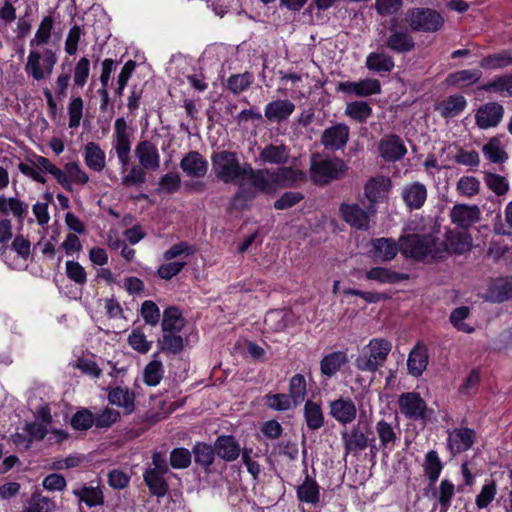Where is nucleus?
<instances>
[{
	"label": "nucleus",
	"mask_w": 512,
	"mask_h": 512,
	"mask_svg": "<svg viewBox=\"0 0 512 512\" xmlns=\"http://www.w3.org/2000/svg\"><path fill=\"white\" fill-rule=\"evenodd\" d=\"M441 241L431 235L416 234L400 238V251L406 257L418 261L438 260L445 257V249H440Z\"/></svg>",
	"instance_id": "f257e3e1"
},
{
	"label": "nucleus",
	"mask_w": 512,
	"mask_h": 512,
	"mask_svg": "<svg viewBox=\"0 0 512 512\" xmlns=\"http://www.w3.org/2000/svg\"><path fill=\"white\" fill-rule=\"evenodd\" d=\"M40 164L68 192H73L76 188L83 187L90 181L88 173L78 161L67 162L63 169L58 168L51 161L41 160Z\"/></svg>",
	"instance_id": "f03ea898"
},
{
	"label": "nucleus",
	"mask_w": 512,
	"mask_h": 512,
	"mask_svg": "<svg viewBox=\"0 0 512 512\" xmlns=\"http://www.w3.org/2000/svg\"><path fill=\"white\" fill-rule=\"evenodd\" d=\"M212 169L217 179L224 183H243L248 165H241L237 155L230 151H220L211 157Z\"/></svg>",
	"instance_id": "7ed1b4c3"
},
{
	"label": "nucleus",
	"mask_w": 512,
	"mask_h": 512,
	"mask_svg": "<svg viewBox=\"0 0 512 512\" xmlns=\"http://www.w3.org/2000/svg\"><path fill=\"white\" fill-rule=\"evenodd\" d=\"M392 349V344L385 338H373L360 351L355 360L357 369L376 372L384 365Z\"/></svg>",
	"instance_id": "20e7f679"
},
{
	"label": "nucleus",
	"mask_w": 512,
	"mask_h": 512,
	"mask_svg": "<svg viewBox=\"0 0 512 512\" xmlns=\"http://www.w3.org/2000/svg\"><path fill=\"white\" fill-rule=\"evenodd\" d=\"M405 21L412 30L427 33L439 31L445 22L438 11L423 7L409 9Z\"/></svg>",
	"instance_id": "39448f33"
},
{
	"label": "nucleus",
	"mask_w": 512,
	"mask_h": 512,
	"mask_svg": "<svg viewBox=\"0 0 512 512\" xmlns=\"http://www.w3.org/2000/svg\"><path fill=\"white\" fill-rule=\"evenodd\" d=\"M57 63V56L51 49L30 50L25 64V71L34 80L40 81L48 78Z\"/></svg>",
	"instance_id": "423d86ee"
},
{
	"label": "nucleus",
	"mask_w": 512,
	"mask_h": 512,
	"mask_svg": "<svg viewBox=\"0 0 512 512\" xmlns=\"http://www.w3.org/2000/svg\"><path fill=\"white\" fill-rule=\"evenodd\" d=\"M31 255V243L23 236H17L11 245L1 247L0 257L12 269L22 270L27 267Z\"/></svg>",
	"instance_id": "0eeeda50"
},
{
	"label": "nucleus",
	"mask_w": 512,
	"mask_h": 512,
	"mask_svg": "<svg viewBox=\"0 0 512 512\" xmlns=\"http://www.w3.org/2000/svg\"><path fill=\"white\" fill-rule=\"evenodd\" d=\"M50 410L47 407H41L37 410L36 421L26 425L25 430L29 436L26 447L34 440L43 439L48 432L53 435L56 442H61L67 437V433L63 430L52 429L49 430L51 423Z\"/></svg>",
	"instance_id": "6e6552de"
},
{
	"label": "nucleus",
	"mask_w": 512,
	"mask_h": 512,
	"mask_svg": "<svg viewBox=\"0 0 512 512\" xmlns=\"http://www.w3.org/2000/svg\"><path fill=\"white\" fill-rule=\"evenodd\" d=\"M345 171V163L338 158L322 159L313 157L311 160V178L316 183L326 184L338 179Z\"/></svg>",
	"instance_id": "1a4fd4ad"
},
{
	"label": "nucleus",
	"mask_w": 512,
	"mask_h": 512,
	"mask_svg": "<svg viewBox=\"0 0 512 512\" xmlns=\"http://www.w3.org/2000/svg\"><path fill=\"white\" fill-rule=\"evenodd\" d=\"M138 164L147 171L155 172L160 168V154L156 144L150 140H140L134 149Z\"/></svg>",
	"instance_id": "9d476101"
},
{
	"label": "nucleus",
	"mask_w": 512,
	"mask_h": 512,
	"mask_svg": "<svg viewBox=\"0 0 512 512\" xmlns=\"http://www.w3.org/2000/svg\"><path fill=\"white\" fill-rule=\"evenodd\" d=\"M399 410L406 418L419 420L426 415L425 401L416 392H407L400 395L398 400Z\"/></svg>",
	"instance_id": "9b49d317"
},
{
	"label": "nucleus",
	"mask_w": 512,
	"mask_h": 512,
	"mask_svg": "<svg viewBox=\"0 0 512 512\" xmlns=\"http://www.w3.org/2000/svg\"><path fill=\"white\" fill-rule=\"evenodd\" d=\"M251 186L256 192H271L276 189L273 173L269 170L254 171L249 165L240 187Z\"/></svg>",
	"instance_id": "f8f14e48"
},
{
	"label": "nucleus",
	"mask_w": 512,
	"mask_h": 512,
	"mask_svg": "<svg viewBox=\"0 0 512 512\" xmlns=\"http://www.w3.org/2000/svg\"><path fill=\"white\" fill-rule=\"evenodd\" d=\"M475 431L467 427H459L448 432L447 446L452 455L469 450L475 441Z\"/></svg>",
	"instance_id": "ddd939ff"
},
{
	"label": "nucleus",
	"mask_w": 512,
	"mask_h": 512,
	"mask_svg": "<svg viewBox=\"0 0 512 512\" xmlns=\"http://www.w3.org/2000/svg\"><path fill=\"white\" fill-rule=\"evenodd\" d=\"M133 132L125 118L119 117L114 122L111 146L115 153L131 152Z\"/></svg>",
	"instance_id": "4468645a"
},
{
	"label": "nucleus",
	"mask_w": 512,
	"mask_h": 512,
	"mask_svg": "<svg viewBox=\"0 0 512 512\" xmlns=\"http://www.w3.org/2000/svg\"><path fill=\"white\" fill-rule=\"evenodd\" d=\"M391 179L384 176L371 178L364 187V194L370 203V207L374 204L383 202L387 198V194L391 190Z\"/></svg>",
	"instance_id": "2eb2a0df"
},
{
	"label": "nucleus",
	"mask_w": 512,
	"mask_h": 512,
	"mask_svg": "<svg viewBox=\"0 0 512 512\" xmlns=\"http://www.w3.org/2000/svg\"><path fill=\"white\" fill-rule=\"evenodd\" d=\"M329 414L340 424L352 423L357 416V408L350 398H339L329 403Z\"/></svg>",
	"instance_id": "dca6fc26"
},
{
	"label": "nucleus",
	"mask_w": 512,
	"mask_h": 512,
	"mask_svg": "<svg viewBox=\"0 0 512 512\" xmlns=\"http://www.w3.org/2000/svg\"><path fill=\"white\" fill-rule=\"evenodd\" d=\"M440 249H445V256L450 253L463 254L472 247V238L467 231L450 230L446 233L445 242Z\"/></svg>",
	"instance_id": "f3484780"
},
{
	"label": "nucleus",
	"mask_w": 512,
	"mask_h": 512,
	"mask_svg": "<svg viewBox=\"0 0 512 512\" xmlns=\"http://www.w3.org/2000/svg\"><path fill=\"white\" fill-rule=\"evenodd\" d=\"M401 197L410 210H418L427 199V188L418 181L407 183L401 188Z\"/></svg>",
	"instance_id": "a211bd4d"
},
{
	"label": "nucleus",
	"mask_w": 512,
	"mask_h": 512,
	"mask_svg": "<svg viewBox=\"0 0 512 512\" xmlns=\"http://www.w3.org/2000/svg\"><path fill=\"white\" fill-rule=\"evenodd\" d=\"M349 138V127L345 124H337L324 130L321 142L331 151L343 148Z\"/></svg>",
	"instance_id": "6ab92c4d"
},
{
	"label": "nucleus",
	"mask_w": 512,
	"mask_h": 512,
	"mask_svg": "<svg viewBox=\"0 0 512 512\" xmlns=\"http://www.w3.org/2000/svg\"><path fill=\"white\" fill-rule=\"evenodd\" d=\"M340 212L343 220L351 227L359 230H367L369 228V215L358 204H342Z\"/></svg>",
	"instance_id": "aec40b11"
},
{
	"label": "nucleus",
	"mask_w": 512,
	"mask_h": 512,
	"mask_svg": "<svg viewBox=\"0 0 512 512\" xmlns=\"http://www.w3.org/2000/svg\"><path fill=\"white\" fill-rule=\"evenodd\" d=\"M379 152L383 159L394 162L401 159L406 154L407 150L400 137L388 135L380 140Z\"/></svg>",
	"instance_id": "412c9836"
},
{
	"label": "nucleus",
	"mask_w": 512,
	"mask_h": 512,
	"mask_svg": "<svg viewBox=\"0 0 512 512\" xmlns=\"http://www.w3.org/2000/svg\"><path fill=\"white\" fill-rule=\"evenodd\" d=\"M503 112V107L498 103L484 104L476 112V124L482 129L494 127L501 121Z\"/></svg>",
	"instance_id": "4be33fe9"
},
{
	"label": "nucleus",
	"mask_w": 512,
	"mask_h": 512,
	"mask_svg": "<svg viewBox=\"0 0 512 512\" xmlns=\"http://www.w3.org/2000/svg\"><path fill=\"white\" fill-rule=\"evenodd\" d=\"M452 223L466 229L479 220L480 210L475 205L457 204L450 213Z\"/></svg>",
	"instance_id": "5701e85b"
},
{
	"label": "nucleus",
	"mask_w": 512,
	"mask_h": 512,
	"mask_svg": "<svg viewBox=\"0 0 512 512\" xmlns=\"http://www.w3.org/2000/svg\"><path fill=\"white\" fill-rule=\"evenodd\" d=\"M341 436L346 455L349 453L357 454L365 450L369 445V438L358 426L343 431Z\"/></svg>",
	"instance_id": "b1692460"
},
{
	"label": "nucleus",
	"mask_w": 512,
	"mask_h": 512,
	"mask_svg": "<svg viewBox=\"0 0 512 512\" xmlns=\"http://www.w3.org/2000/svg\"><path fill=\"white\" fill-rule=\"evenodd\" d=\"M338 90L348 94L365 97L380 92V82L377 79H364L358 82H340Z\"/></svg>",
	"instance_id": "393cba45"
},
{
	"label": "nucleus",
	"mask_w": 512,
	"mask_h": 512,
	"mask_svg": "<svg viewBox=\"0 0 512 512\" xmlns=\"http://www.w3.org/2000/svg\"><path fill=\"white\" fill-rule=\"evenodd\" d=\"M183 172L192 178H202L208 170V162L198 152L188 153L180 162Z\"/></svg>",
	"instance_id": "a878e982"
},
{
	"label": "nucleus",
	"mask_w": 512,
	"mask_h": 512,
	"mask_svg": "<svg viewBox=\"0 0 512 512\" xmlns=\"http://www.w3.org/2000/svg\"><path fill=\"white\" fill-rule=\"evenodd\" d=\"M83 159L87 168L101 172L106 166V154L96 142L90 141L84 145Z\"/></svg>",
	"instance_id": "bb28decb"
},
{
	"label": "nucleus",
	"mask_w": 512,
	"mask_h": 512,
	"mask_svg": "<svg viewBox=\"0 0 512 512\" xmlns=\"http://www.w3.org/2000/svg\"><path fill=\"white\" fill-rule=\"evenodd\" d=\"M295 105L289 100L269 102L264 110L265 117L271 122H282L294 112Z\"/></svg>",
	"instance_id": "cd10ccee"
},
{
	"label": "nucleus",
	"mask_w": 512,
	"mask_h": 512,
	"mask_svg": "<svg viewBox=\"0 0 512 512\" xmlns=\"http://www.w3.org/2000/svg\"><path fill=\"white\" fill-rule=\"evenodd\" d=\"M449 321L459 332L471 334L475 331L471 309L468 306H459L453 309L450 313Z\"/></svg>",
	"instance_id": "c85d7f7f"
},
{
	"label": "nucleus",
	"mask_w": 512,
	"mask_h": 512,
	"mask_svg": "<svg viewBox=\"0 0 512 512\" xmlns=\"http://www.w3.org/2000/svg\"><path fill=\"white\" fill-rule=\"evenodd\" d=\"M428 365V354L424 346L418 344L409 353L407 368L410 375L419 377Z\"/></svg>",
	"instance_id": "c756f323"
},
{
	"label": "nucleus",
	"mask_w": 512,
	"mask_h": 512,
	"mask_svg": "<svg viewBox=\"0 0 512 512\" xmlns=\"http://www.w3.org/2000/svg\"><path fill=\"white\" fill-rule=\"evenodd\" d=\"M372 250L374 257L382 262L391 261L395 258L398 251H400V246L398 247L397 243L390 238H378L372 241Z\"/></svg>",
	"instance_id": "7c9ffc66"
},
{
	"label": "nucleus",
	"mask_w": 512,
	"mask_h": 512,
	"mask_svg": "<svg viewBox=\"0 0 512 512\" xmlns=\"http://www.w3.org/2000/svg\"><path fill=\"white\" fill-rule=\"evenodd\" d=\"M482 77L479 69H464L449 74L446 78L448 86L465 88L477 83Z\"/></svg>",
	"instance_id": "2f4dec72"
},
{
	"label": "nucleus",
	"mask_w": 512,
	"mask_h": 512,
	"mask_svg": "<svg viewBox=\"0 0 512 512\" xmlns=\"http://www.w3.org/2000/svg\"><path fill=\"white\" fill-rule=\"evenodd\" d=\"M215 452L225 461H234L239 457L241 448L233 436H220L215 442Z\"/></svg>",
	"instance_id": "473e14b6"
},
{
	"label": "nucleus",
	"mask_w": 512,
	"mask_h": 512,
	"mask_svg": "<svg viewBox=\"0 0 512 512\" xmlns=\"http://www.w3.org/2000/svg\"><path fill=\"white\" fill-rule=\"evenodd\" d=\"M467 106V101L464 96L455 94L447 97L439 102L436 110L444 118H453L459 115Z\"/></svg>",
	"instance_id": "72a5a7b5"
},
{
	"label": "nucleus",
	"mask_w": 512,
	"mask_h": 512,
	"mask_svg": "<svg viewBox=\"0 0 512 512\" xmlns=\"http://www.w3.org/2000/svg\"><path fill=\"white\" fill-rule=\"evenodd\" d=\"M483 155L492 163H503L508 156L505 151V142L503 136H497L489 139L482 148Z\"/></svg>",
	"instance_id": "f704fd0d"
},
{
	"label": "nucleus",
	"mask_w": 512,
	"mask_h": 512,
	"mask_svg": "<svg viewBox=\"0 0 512 512\" xmlns=\"http://www.w3.org/2000/svg\"><path fill=\"white\" fill-rule=\"evenodd\" d=\"M512 66V50L505 49L489 54L480 61V67L486 70H500Z\"/></svg>",
	"instance_id": "c9c22d12"
},
{
	"label": "nucleus",
	"mask_w": 512,
	"mask_h": 512,
	"mask_svg": "<svg viewBox=\"0 0 512 512\" xmlns=\"http://www.w3.org/2000/svg\"><path fill=\"white\" fill-rule=\"evenodd\" d=\"M41 160L50 161L46 157L36 155L33 157V159L30 160L29 163H19L18 169L23 175L38 183L45 184L47 180L41 172L47 173V170L40 164Z\"/></svg>",
	"instance_id": "e433bc0d"
},
{
	"label": "nucleus",
	"mask_w": 512,
	"mask_h": 512,
	"mask_svg": "<svg viewBox=\"0 0 512 512\" xmlns=\"http://www.w3.org/2000/svg\"><path fill=\"white\" fill-rule=\"evenodd\" d=\"M108 399L112 405L121 407L126 414H130L134 411V394L126 388L117 387L111 390Z\"/></svg>",
	"instance_id": "4c0bfd02"
},
{
	"label": "nucleus",
	"mask_w": 512,
	"mask_h": 512,
	"mask_svg": "<svg viewBox=\"0 0 512 512\" xmlns=\"http://www.w3.org/2000/svg\"><path fill=\"white\" fill-rule=\"evenodd\" d=\"M166 473L147 469L143 475L150 492L157 497H162L167 493L168 484L164 478Z\"/></svg>",
	"instance_id": "58836bf2"
},
{
	"label": "nucleus",
	"mask_w": 512,
	"mask_h": 512,
	"mask_svg": "<svg viewBox=\"0 0 512 512\" xmlns=\"http://www.w3.org/2000/svg\"><path fill=\"white\" fill-rule=\"evenodd\" d=\"M348 361L347 354L343 351L332 352L323 357L320 368L322 374L331 377Z\"/></svg>",
	"instance_id": "ea45409f"
},
{
	"label": "nucleus",
	"mask_w": 512,
	"mask_h": 512,
	"mask_svg": "<svg viewBox=\"0 0 512 512\" xmlns=\"http://www.w3.org/2000/svg\"><path fill=\"white\" fill-rule=\"evenodd\" d=\"M375 429L380 446L388 452L392 451L397 441V435L393 426L385 420H380L376 423Z\"/></svg>",
	"instance_id": "a19ab883"
},
{
	"label": "nucleus",
	"mask_w": 512,
	"mask_h": 512,
	"mask_svg": "<svg viewBox=\"0 0 512 512\" xmlns=\"http://www.w3.org/2000/svg\"><path fill=\"white\" fill-rule=\"evenodd\" d=\"M304 417L310 430H318L324 424V414L319 403L308 400L304 406Z\"/></svg>",
	"instance_id": "79ce46f5"
},
{
	"label": "nucleus",
	"mask_w": 512,
	"mask_h": 512,
	"mask_svg": "<svg viewBox=\"0 0 512 512\" xmlns=\"http://www.w3.org/2000/svg\"><path fill=\"white\" fill-rule=\"evenodd\" d=\"M185 321L180 310L176 307H168L163 313L162 329L164 333L179 332L184 327Z\"/></svg>",
	"instance_id": "37998d69"
},
{
	"label": "nucleus",
	"mask_w": 512,
	"mask_h": 512,
	"mask_svg": "<svg viewBox=\"0 0 512 512\" xmlns=\"http://www.w3.org/2000/svg\"><path fill=\"white\" fill-rule=\"evenodd\" d=\"M164 375V366L158 359V355L154 354L153 359L146 365L143 372V380L148 386H157Z\"/></svg>",
	"instance_id": "c03bdc74"
},
{
	"label": "nucleus",
	"mask_w": 512,
	"mask_h": 512,
	"mask_svg": "<svg viewBox=\"0 0 512 512\" xmlns=\"http://www.w3.org/2000/svg\"><path fill=\"white\" fill-rule=\"evenodd\" d=\"M368 280L376 281L379 283H396L401 280L407 279L405 274L396 273L388 268L374 267L368 270L365 274Z\"/></svg>",
	"instance_id": "a18cd8bd"
},
{
	"label": "nucleus",
	"mask_w": 512,
	"mask_h": 512,
	"mask_svg": "<svg viewBox=\"0 0 512 512\" xmlns=\"http://www.w3.org/2000/svg\"><path fill=\"white\" fill-rule=\"evenodd\" d=\"M73 494L89 507L101 505L103 503V493L99 487L82 486L73 490Z\"/></svg>",
	"instance_id": "49530a36"
},
{
	"label": "nucleus",
	"mask_w": 512,
	"mask_h": 512,
	"mask_svg": "<svg viewBox=\"0 0 512 512\" xmlns=\"http://www.w3.org/2000/svg\"><path fill=\"white\" fill-rule=\"evenodd\" d=\"M423 467L430 484H434L443 469V464L436 451L430 450L426 453Z\"/></svg>",
	"instance_id": "de8ad7c7"
},
{
	"label": "nucleus",
	"mask_w": 512,
	"mask_h": 512,
	"mask_svg": "<svg viewBox=\"0 0 512 512\" xmlns=\"http://www.w3.org/2000/svg\"><path fill=\"white\" fill-rule=\"evenodd\" d=\"M290 319V313L285 310H271L265 315L264 323L266 329L273 332L283 331Z\"/></svg>",
	"instance_id": "09e8293b"
},
{
	"label": "nucleus",
	"mask_w": 512,
	"mask_h": 512,
	"mask_svg": "<svg viewBox=\"0 0 512 512\" xmlns=\"http://www.w3.org/2000/svg\"><path fill=\"white\" fill-rule=\"evenodd\" d=\"M272 173L276 188L278 186H292L304 179V174L301 171L287 167L279 168Z\"/></svg>",
	"instance_id": "8fccbe9b"
},
{
	"label": "nucleus",
	"mask_w": 512,
	"mask_h": 512,
	"mask_svg": "<svg viewBox=\"0 0 512 512\" xmlns=\"http://www.w3.org/2000/svg\"><path fill=\"white\" fill-rule=\"evenodd\" d=\"M288 157V151L283 145H268L260 153L261 160L270 164H283Z\"/></svg>",
	"instance_id": "3c124183"
},
{
	"label": "nucleus",
	"mask_w": 512,
	"mask_h": 512,
	"mask_svg": "<svg viewBox=\"0 0 512 512\" xmlns=\"http://www.w3.org/2000/svg\"><path fill=\"white\" fill-rule=\"evenodd\" d=\"M297 496L301 502L316 504L319 501V486L316 481L306 477L297 489Z\"/></svg>",
	"instance_id": "603ef678"
},
{
	"label": "nucleus",
	"mask_w": 512,
	"mask_h": 512,
	"mask_svg": "<svg viewBox=\"0 0 512 512\" xmlns=\"http://www.w3.org/2000/svg\"><path fill=\"white\" fill-rule=\"evenodd\" d=\"M307 394L305 377L301 374L294 375L289 381V394H287L296 406L302 404Z\"/></svg>",
	"instance_id": "864d4df0"
},
{
	"label": "nucleus",
	"mask_w": 512,
	"mask_h": 512,
	"mask_svg": "<svg viewBox=\"0 0 512 512\" xmlns=\"http://www.w3.org/2000/svg\"><path fill=\"white\" fill-rule=\"evenodd\" d=\"M0 212L22 218L28 212V205L13 197L0 196Z\"/></svg>",
	"instance_id": "5fc2aeb1"
},
{
	"label": "nucleus",
	"mask_w": 512,
	"mask_h": 512,
	"mask_svg": "<svg viewBox=\"0 0 512 512\" xmlns=\"http://www.w3.org/2000/svg\"><path fill=\"white\" fill-rule=\"evenodd\" d=\"M125 172L126 174L121 178V184L124 187L140 186L146 182L147 170L139 164L130 166Z\"/></svg>",
	"instance_id": "6e6d98bb"
},
{
	"label": "nucleus",
	"mask_w": 512,
	"mask_h": 512,
	"mask_svg": "<svg viewBox=\"0 0 512 512\" xmlns=\"http://www.w3.org/2000/svg\"><path fill=\"white\" fill-rule=\"evenodd\" d=\"M265 404L268 408L279 412L289 411L297 407L291 397L284 393L267 394Z\"/></svg>",
	"instance_id": "4d7b16f0"
},
{
	"label": "nucleus",
	"mask_w": 512,
	"mask_h": 512,
	"mask_svg": "<svg viewBox=\"0 0 512 512\" xmlns=\"http://www.w3.org/2000/svg\"><path fill=\"white\" fill-rule=\"evenodd\" d=\"M387 46L396 52H408L414 47V41L407 32H393L387 39Z\"/></svg>",
	"instance_id": "13d9d810"
},
{
	"label": "nucleus",
	"mask_w": 512,
	"mask_h": 512,
	"mask_svg": "<svg viewBox=\"0 0 512 512\" xmlns=\"http://www.w3.org/2000/svg\"><path fill=\"white\" fill-rule=\"evenodd\" d=\"M481 89L489 92H505L512 97V73L495 77L481 86Z\"/></svg>",
	"instance_id": "bf43d9fd"
},
{
	"label": "nucleus",
	"mask_w": 512,
	"mask_h": 512,
	"mask_svg": "<svg viewBox=\"0 0 512 512\" xmlns=\"http://www.w3.org/2000/svg\"><path fill=\"white\" fill-rule=\"evenodd\" d=\"M366 66L377 72L391 71L394 67L392 58L384 53H370L366 60Z\"/></svg>",
	"instance_id": "052dcab7"
},
{
	"label": "nucleus",
	"mask_w": 512,
	"mask_h": 512,
	"mask_svg": "<svg viewBox=\"0 0 512 512\" xmlns=\"http://www.w3.org/2000/svg\"><path fill=\"white\" fill-rule=\"evenodd\" d=\"M53 28V19L50 16H46L42 19L39 24V27L34 35V37L30 40V46H42L48 43L51 31Z\"/></svg>",
	"instance_id": "680f3d73"
},
{
	"label": "nucleus",
	"mask_w": 512,
	"mask_h": 512,
	"mask_svg": "<svg viewBox=\"0 0 512 512\" xmlns=\"http://www.w3.org/2000/svg\"><path fill=\"white\" fill-rule=\"evenodd\" d=\"M90 75V61L86 57L80 58L73 69L74 86L82 88L87 83Z\"/></svg>",
	"instance_id": "e2e57ef3"
},
{
	"label": "nucleus",
	"mask_w": 512,
	"mask_h": 512,
	"mask_svg": "<svg viewBox=\"0 0 512 512\" xmlns=\"http://www.w3.org/2000/svg\"><path fill=\"white\" fill-rule=\"evenodd\" d=\"M454 494H455L454 484L447 479H443L440 482L438 494H437L438 502H439L443 512H446L448 510V508L450 507L452 498L454 497Z\"/></svg>",
	"instance_id": "0e129e2a"
},
{
	"label": "nucleus",
	"mask_w": 512,
	"mask_h": 512,
	"mask_svg": "<svg viewBox=\"0 0 512 512\" xmlns=\"http://www.w3.org/2000/svg\"><path fill=\"white\" fill-rule=\"evenodd\" d=\"M28 507L30 512H52L56 505L49 497L34 493L28 502Z\"/></svg>",
	"instance_id": "69168bd1"
},
{
	"label": "nucleus",
	"mask_w": 512,
	"mask_h": 512,
	"mask_svg": "<svg viewBox=\"0 0 512 512\" xmlns=\"http://www.w3.org/2000/svg\"><path fill=\"white\" fill-rule=\"evenodd\" d=\"M67 277L77 285H84L87 282L85 268L78 262L69 260L65 264Z\"/></svg>",
	"instance_id": "338daca9"
},
{
	"label": "nucleus",
	"mask_w": 512,
	"mask_h": 512,
	"mask_svg": "<svg viewBox=\"0 0 512 512\" xmlns=\"http://www.w3.org/2000/svg\"><path fill=\"white\" fill-rule=\"evenodd\" d=\"M512 297V280H504L496 284L490 291L489 299L503 302Z\"/></svg>",
	"instance_id": "774afa93"
}]
</instances>
